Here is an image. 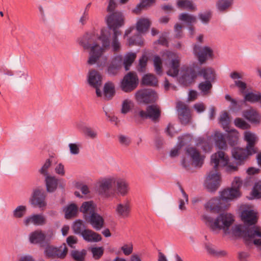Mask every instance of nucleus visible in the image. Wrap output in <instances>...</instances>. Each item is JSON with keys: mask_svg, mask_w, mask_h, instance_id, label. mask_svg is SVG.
<instances>
[{"mask_svg": "<svg viewBox=\"0 0 261 261\" xmlns=\"http://www.w3.org/2000/svg\"><path fill=\"white\" fill-rule=\"evenodd\" d=\"M199 74L202 75L206 81H208L213 82L214 81L216 77L215 70L211 67L201 69L199 71Z\"/></svg>", "mask_w": 261, "mask_h": 261, "instance_id": "nucleus-34", "label": "nucleus"}, {"mask_svg": "<svg viewBox=\"0 0 261 261\" xmlns=\"http://www.w3.org/2000/svg\"><path fill=\"white\" fill-rule=\"evenodd\" d=\"M88 82L90 85L96 89L97 96H102V92L99 89L101 85V76L99 72L95 70H91L88 76Z\"/></svg>", "mask_w": 261, "mask_h": 261, "instance_id": "nucleus-14", "label": "nucleus"}, {"mask_svg": "<svg viewBox=\"0 0 261 261\" xmlns=\"http://www.w3.org/2000/svg\"><path fill=\"white\" fill-rule=\"evenodd\" d=\"M232 154L236 160L242 161L251 154L250 153L247 148L246 149L239 147H235L233 148L232 150Z\"/></svg>", "mask_w": 261, "mask_h": 261, "instance_id": "nucleus-29", "label": "nucleus"}, {"mask_svg": "<svg viewBox=\"0 0 261 261\" xmlns=\"http://www.w3.org/2000/svg\"><path fill=\"white\" fill-rule=\"evenodd\" d=\"M51 165V161L50 159H47L45 161V163L43 165V166L41 167V168L40 169L39 172L40 173L46 177L47 176H49L48 174V169L49 168V167Z\"/></svg>", "mask_w": 261, "mask_h": 261, "instance_id": "nucleus-58", "label": "nucleus"}, {"mask_svg": "<svg viewBox=\"0 0 261 261\" xmlns=\"http://www.w3.org/2000/svg\"><path fill=\"white\" fill-rule=\"evenodd\" d=\"M45 219L43 216L40 214H34L27 217L23 220V223L28 226L32 223L35 225H42L45 223Z\"/></svg>", "mask_w": 261, "mask_h": 261, "instance_id": "nucleus-24", "label": "nucleus"}, {"mask_svg": "<svg viewBox=\"0 0 261 261\" xmlns=\"http://www.w3.org/2000/svg\"><path fill=\"white\" fill-rule=\"evenodd\" d=\"M242 219L247 224L252 225L257 222L256 213L253 210H246L242 212Z\"/></svg>", "mask_w": 261, "mask_h": 261, "instance_id": "nucleus-23", "label": "nucleus"}, {"mask_svg": "<svg viewBox=\"0 0 261 261\" xmlns=\"http://www.w3.org/2000/svg\"><path fill=\"white\" fill-rule=\"evenodd\" d=\"M133 107V102L130 100H124L122 105L121 113L126 114L128 113Z\"/></svg>", "mask_w": 261, "mask_h": 261, "instance_id": "nucleus-55", "label": "nucleus"}, {"mask_svg": "<svg viewBox=\"0 0 261 261\" xmlns=\"http://www.w3.org/2000/svg\"><path fill=\"white\" fill-rule=\"evenodd\" d=\"M147 61V58L145 56H143L139 60V64L138 67V70L140 72H143L145 70Z\"/></svg>", "mask_w": 261, "mask_h": 261, "instance_id": "nucleus-63", "label": "nucleus"}, {"mask_svg": "<svg viewBox=\"0 0 261 261\" xmlns=\"http://www.w3.org/2000/svg\"><path fill=\"white\" fill-rule=\"evenodd\" d=\"M212 82L205 81L199 84V89L203 95H207L210 93L212 88Z\"/></svg>", "mask_w": 261, "mask_h": 261, "instance_id": "nucleus-48", "label": "nucleus"}, {"mask_svg": "<svg viewBox=\"0 0 261 261\" xmlns=\"http://www.w3.org/2000/svg\"><path fill=\"white\" fill-rule=\"evenodd\" d=\"M27 207L25 205H19L13 211V217L15 219L22 218L26 214Z\"/></svg>", "mask_w": 261, "mask_h": 261, "instance_id": "nucleus-47", "label": "nucleus"}, {"mask_svg": "<svg viewBox=\"0 0 261 261\" xmlns=\"http://www.w3.org/2000/svg\"><path fill=\"white\" fill-rule=\"evenodd\" d=\"M221 201L218 198H212L204 204V208L207 212L218 213L223 208Z\"/></svg>", "mask_w": 261, "mask_h": 261, "instance_id": "nucleus-20", "label": "nucleus"}, {"mask_svg": "<svg viewBox=\"0 0 261 261\" xmlns=\"http://www.w3.org/2000/svg\"><path fill=\"white\" fill-rule=\"evenodd\" d=\"M196 77L195 70L189 67H184L180 71L179 83L184 86L191 84Z\"/></svg>", "mask_w": 261, "mask_h": 261, "instance_id": "nucleus-13", "label": "nucleus"}, {"mask_svg": "<svg viewBox=\"0 0 261 261\" xmlns=\"http://www.w3.org/2000/svg\"><path fill=\"white\" fill-rule=\"evenodd\" d=\"M55 247L53 246H48L44 250V255L47 258H55Z\"/></svg>", "mask_w": 261, "mask_h": 261, "instance_id": "nucleus-57", "label": "nucleus"}, {"mask_svg": "<svg viewBox=\"0 0 261 261\" xmlns=\"http://www.w3.org/2000/svg\"><path fill=\"white\" fill-rule=\"evenodd\" d=\"M142 83L146 86L154 87L158 85V81L153 74H147L143 76Z\"/></svg>", "mask_w": 261, "mask_h": 261, "instance_id": "nucleus-39", "label": "nucleus"}, {"mask_svg": "<svg viewBox=\"0 0 261 261\" xmlns=\"http://www.w3.org/2000/svg\"><path fill=\"white\" fill-rule=\"evenodd\" d=\"M128 43L129 45H141L143 43V41L142 39V37L140 33H138L134 37H131L129 39Z\"/></svg>", "mask_w": 261, "mask_h": 261, "instance_id": "nucleus-54", "label": "nucleus"}, {"mask_svg": "<svg viewBox=\"0 0 261 261\" xmlns=\"http://www.w3.org/2000/svg\"><path fill=\"white\" fill-rule=\"evenodd\" d=\"M115 93L114 85L112 83H107L104 86V98L106 100L111 99Z\"/></svg>", "mask_w": 261, "mask_h": 261, "instance_id": "nucleus-40", "label": "nucleus"}, {"mask_svg": "<svg viewBox=\"0 0 261 261\" xmlns=\"http://www.w3.org/2000/svg\"><path fill=\"white\" fill-rule=\"evenodd\" d=\"M109 36V34L106 31H101L99 39L102 43V47L97 44L91 47L88 61L89 64L93 65L96 63L98 67H103L106 65L107 58L103 55V53L105 49L110 46Z\"/></svg>", "mask_w": 261, "mask_h": 261, "instance_id": "nucleus-3", "label": "nucleus"}, {"mask_svg": "<svg viewBox=\"0 0 261 261\" xmlns=\"http://www.w3.org/2000/svg\"><path fill=\"white\" fill-rule=\"evenodd\" d=\"M219 121L223 128L225 130H228V129L229 128L228 125L230 120L228 116V114L227 112L224 111L221 113L220 116Z\"/></svg>", "mask_w": 261, "mask_h": 261, "instance_id": "nucleus-50", "label": "nucleus"}, {"mask_svg": "<svg viewBox=\"0 0 261 261\" xmlns=\"http://www.w3.org/2000/svg\"><path fill=\"white\" fill-rule=\"evenodd\" d=\"M179 19L187 23L189 25L196 22V17L188 13H181L179 15Z\"/></svg>", "mask_w": 261, "mask_h": 261, "instance_id": "nucleus-45", "label": "nucleus"}, {"mask_svg": "<svg viewBox=\"0 0 261 261\" xmlns=\"http://www.w3.org/2000/svg\"><path fill=\"white\" fill-rule=\"evenodd\" d=\"M154 2V0H142L141 2L138 4L133 10V12L136 14H139L142 10L150 6Z\"/></svg>", "mask_w": 261, "mask_h": 261, "instance_id": "nucleus-44", "label": "nucleus"}, {"mask_svg": "<svg viewBox=\"0 0 261 261\" xmlns=\"http://www.w3.org/2000/svg\"><path fill=\"white\" fill-rule=\"evenodd\" d=\"M244 99L251 103L258 102L261 99V93L259 92H248L245 94Z\"/></svg>", "mask_w": 261, "mask_h": 261, "instance_id": "nucleus-43", "label": "nucleus"}, {"mask_svg": "<svg viewBox=\"0 0 261 261\" xmlns=\"http://www.w3.org/2000/svg\"><path fill=\"white\" fill-rule=\"evenodd\" d=\"M179 118L184 124L188 123L190 121L191 115L189 109L187 106L182 102L179 101L176 106Z\"/></svg>", "mask_w": 261, "mask_h": 261, "instance_id": "nucleus-17", "label": "nucleus"}, {"mask_svg": "<svg viewBox=\"0 0 261 261\" xmlns=\"http://www.w3.org/2000/svg\"><path fill=\"white\" fill-rule=\"evenodd\" d=\"M136 97L138 102L148 103L156 101L158 94L152 89H144L138 91L136 94Z\"/></svg>", "mask_w": 261, "mask_h": 261, "instance_id": "nucleus-10", "label": "nucleus"}, {"mask_svg": "<svg viewBox=\"0 0 261 261\" xmlns=\"http://www.w3.org/2000/svg\"><path fill=\"white\" fill-rule=\"evenodd\" d=\"M83 133L87 139L94 140L97 138V131L93 127L85 126L83 127Z\"/></svg>", "mask_w": 261, "mask_h": 261, "instance_id": "nucleus-41", "label": "nucleus"}, {"mask_svg": "<svg viewBox=\"0 0 261 261\" xmlns=\"http://www.w3.org/2000/svg\"><path fill=\"white\" fill-rule=\"evenodd\" d=\"M113 192L114 196L116 194L121 196H126L129 192V188L128 184L124 179L116 178V182Z\"/></svg>", "mask_w": 261, "mask_h": 261, "instance_id": "nucleus-15", "label": "nucleus"}, {"mask_svg": "<svg viewBox=\"0 0 261 261\" xmlns=\"http://www.w3.org/2000/svg\"><path fill=\"white\" fill-rule=\"evenodd\" d=\"M77 207L74 203L64 207L63 211L65 213V218L66 219H70L75 217L77 215Z\"/></svg>", "mask_w": 261, "mask_h": 261, "instance_id": "nucleus-33", "label": "nucleus"}, {"mask_svg": "<svg viewBox=\"0 0 261 261\" xmlns=\"http://www.w3.org/2000/svg\"><path fill=\"white\" fill-rule=\"evenodd\" d=\"M205 249H206V251L209 254L215 256H224L227 254L226 252L224 250H216L213 247L212 245L210 244L205 245Z\"/></svg>", "mask_w": 261, "mask_h": 261, "instance_id": "nucleus-51", "label": "nucleus"}, {"mask_svg": "<svg viewBox=\"0 0 261 261\" xmlns=\"http://www.w3.org/2000/svg\"><path fill=\"white\" fill-rule=\"evenodd\" d=\"M45 198V191L42 189L37 188L33 190L30 202L32 205L43 209L46 206Z\"/></svg>", "mask_w": 261, "mask_h": 261, "instance_id": "nucleus-9", "label": "nucleus"}, {"mask_svg": "<svg viewBox=\"0 0 261 261\" xmlns=\"http://www.w3.org/2000/svg\"><path fill=\"white\" fill-rule=\"evenodd\" d=\"M118 139L119 143L124 146H128L131 142L130 138L124 135H120Z\"/></svg>", "mask_w": 261, "mask_h": 261, "instance_id": "nucleus-64", "label": "nucleus"}, {"mask_svg": "<svg viewBox=\"0 0 261 261\" xmlns=\"http://www.w3.org/2000/svg\"><path fill=\"white\" fill-rule=\"evenodd\" d=\"M232 3L233 0H218L216 6L218 11L225 12L230 8Z\"/></svg>", "mask_w": 261, "mask_h": 261, "instance_id": "nucleus-37", "label": "nucleus"}, {"mask_svg": "<svg viewBox=\"0 0 261 261\" xmlns=\"http://www.w3.org/2000/svg\"><path fill=\"white\" fill-rule=\"evenodd\" d=\"M242 185V181L238 177H235L232 183V187L224 190L221 193L222 200H232L240 197L241 193L240 188Z\"/></svg>", "mask_w": 261, "mask_h": 261, "instance_id": "nucleus-7", "label": "nucleus"}, {"mask_svg": "<svg viewBox=\"0 0 261 261\" xmlns=\"http://www.w3.org/2000/svg\"><path fill=\"white\" fill-rule=\"evenodd\" d=\"M234 124L237 127L242 129H247L250 127L249 124L240 118H237L234 120Z\"/></svg>", "mask_w": 261, "mask_h": 261, "instance_id": "nucleus-59", "label": "nucleus"}, {"mask_svg": "<svg viewBox=\"0 0 261 261\" xmlns=\"http://www.w3.org/2000/svg\"><path fill=\"white\" fill-rule=\"evenodd\" d=\"M212 136H208L206 138L198 139L197 143L198 147L201 148L205 152H209L213 146Z\"/></svg>", "mask_w": 261, "mask_h": 261, "instance_id": "nucleus-27", "label": "nucleus"}, {"mask_svg": "<svg viewBox=\"0 0 261 261\" xmlns=\"http://www.w3.org/2000/svg\"><path fill=\"white\" fill-rule=\"evenodd\" d=\"M83 238L91 242H97L101 240V237L99 234L89 229H83Z\"/></svg>", "mask_w": 261, "mask_h": 261, "instance_id": "nucleus-26", "label": "nucleus"}, {"mask_svg": "<svg viewBox=\"0 0 261 261\" xmlns=\"http://www.w3.org/2000/svg\"><path fill=\"white\" fill-rule=\"evenodd\" d=\"M191 139V136L190 135H186L178 138L179 143L176 147L172 149L170 151V156L171 157H175L178 154L179 150L180 148L187 144Z\"/></svg>", "mask_w": 261, "mask_h": 261, "instance_id": "nucleus-28", "label": "nucleus"}, {"mask_svg": "<svg viewBox=\"0 0 261 261\" xmlns=\"http://www.w3.org/2000/svg\"><path fill=\"white\" fill-rule=\"evenodd\" d=\"M107 22L109 27L113 30L114 36L112 46L114 51H118L120 49V43L117 37L120 35V32L116 30L118 27L123 24V18L121 13L116 12L108 16Z\"/></svg>", "mask_w": 261, "mask_h": 261, "instance_id": "nucleus-5", "label": "nucleus"}, {"mask_svg": "<svg viewBox=\"0 0 261 261\" xmlns=\"http://www.w3.org/2000/svg\"><path fill=\"white\" fill-rule=\"evenodd\" d=\"M151 24L150 21L146 18L139 19L136 24V28L140 33H143L147 31Z\"/></svg>", "mask_w": 261, "mask_h": 261, "instance_id": "nucleus-35", "label": "nucleus"}, {"mask_svg": "<svg viewBox=\"0 0 261 261\" xmlns=\"http://www.w3.org/2000/svg\"><path fill=\"white\" fill-rule=\"evenodd\" d=\"M225 131L228 133L226 137L228 143L231 146L234 145L236 144H237L239 139L238 132L236 129L230 128H228V130Z\"/></svg>", "mask_w": 261, "mask_h": 261, "instance_id": "nucleus-38", "label": "nucleus"}, {"mask_svg": "<svg viewBox=\"0 0 261 261\" xmlns=\"http://www.w3.org/2000/svg\"><path fill=\"white\" fill-rule=\"evenodd\" d=\"M153 64L156 73L158 74H161L163 72L162 61L160 57L155 56L154 58Z\"/></svg>", "mask_w": 261, "mask_h": 261, "instance_id": "nucleus-53", "label": "nucleus"}, {"mask_svg": "<svg viewBox=\"0 0 261 261\" xmlns=\"http://www.w3.org/2000/svg\"><path fill=\"white\" fill-rule=\"evenodd\" d=\"M113 66H115L120 69L123 64V57L121 56H116L112 61L111 63Z\"/></svg>", "mask_w": 261, "mask_h": 261, "instance_id": "nucleus-62", "label": "nucleus"}, {"mask_svg": "<svg viewBox=\"0 0 261 261\" xmlns=\"http://www.w3.org/2000/svg\"><path fill=\"white\" fill-rule=\"evenodd\" d=\"M187 154L190 157L192 164L196 167H201L203 163L204 156L194 147L187 148Z\"/></svg>", "mask_w": 261, "mask_h": 261, "instance_id": "nucleus-18", "label": "nucleus"}, {"mask_svg": "<svg viewBox=\"0 0 261 261\" xmlns=\"http://www.w3.org/2000/svg\"><path fill=\"white\" fill-rule=\"evenodd\" d=\"M97 212V207L93 200L83 202V214L84 219Z\"/></svg>", "mask_w": 261, "mask_h": 261, "instance_id": "nucleus-22", "label": "nucleus"}, {"mask_svg": "<svg viewBox=\"0 0 261 261\" xmlns=\"http://www.w3.org/2000/svg\"><path fill=\"white\" fill-rule=\"evenodd\" d=\"M162 57L170 61L167 74L172 77H176L178 74L180 66V57L179 55L166 50L163 53Z\"/></svg>", "mask_w": 261, "mask_h": 261, "instance_id": "nucleus-6", "label": "nucleus"}, {"mask_svg": "<svg viewBox=\"0 0 261 261\" xmlns=\"http://www.w3.org/2000/svg\"><path fill=\"white\" fill-rule=\"evenodd\" d=\"M91 252L93 257L96 259H99L103 253V249L102 247H94L91 249Z\"/></svg>", "mask_w": 261, "mask_h": 261, "instance_id": "nucleus-60", "label": "nucleus"}, {"mask_svg": "<svg viewBox=\"0 0 261 261\" xmlns=\"http://www.w3.org/2000/svg\"><path fill=\"white\" fill-rule=\"evenodd\" d=\"M85 220L96 230L101 229L104 226V219L97 212L87 217Z\"/></svg>", "mask_w": 261, "mask_h": 261, "instance_id": "nucleus-16", "label": "nucleus"}, {"mask_svg": "<svg viewBox=\"0 0 261 261\" xmlns=\"http://www.w3.org/2000/svg\"><path fill=\"white\" fill-rule=\"evenodd\" d=\"M252 196L255 198L261 197V181L255 184L252 191Z\"/></svg>", "mask_w": 261, "mask_h": 261, "instance_id": "nucleus-56", "label": "nucleus"}, {"mask_svg": "<svg viewBox=\"0 0 261 261\" xmlns=\"http://www.w3.org/2000/svg\"><path fill=\"white\" fill-rule=\"evenodd\" d=\"M244 75L243 72H238L237 71H233L230 74V77L234 80L235 85L239 88L240 91L241 93H244L247 88L246 84L240 80H236L237 79H241L243 78Z\"/></svg>", "mask_w": 261, "mask_h": 261, "instance_id": "nucleus-25", "label": "nucleus"}, {"mask_svg": "<svg viewBox=\"0 0 261 261\" xmlns=\"http://www.w3.org/2000/svg\"><path fill=\"white\" fill-rule=\"evenodd\" d=\"M45 184L47 191L53 192L57 188L58 180L54 176H47L45 177Z\"/></svg>", "mask_w": 261, "mask_h": 261, "instance_id": "nucleus-36", "label": "nucleus"}, {"mask_svg": "<svg viewBox=\"0 0 261 261\" xmlns=\"http://www.w3.org/2000/svg\"><path fill=\"white\" fill-rule=\"evenodd\" d=\"M45 236L41 230H36L31 232L29 240L33 244H42L44 242Z\"/></svg>", "mask_w": 261, "mask_h": 261, "instance_id": "nucleus-31", "label": "nucleus"}, {"mask_svg": "<svg viewBox=\"0 0 261 261\" xmlns=\"http://www.w3.org/2000/svg\"><path fill=\"white\" fill-rule=\"evenodd\" d=\"M94 195L91 187L89 185L83 184V200L92 198Z\"/></svg>", "mask_w": 261, "mask_h": 261, "instance_id": "nucleus-52", "label": "nucleus"}, {"mask_svg": "<svg viewBox=\"0 0 261 261\" xmlns=\"http://www.w3.org/2000/svg\"><path fill=\"white\" fill-rule=\"evenodd\" d=\"M244 138L247 142V148L251 154L255 153L257 152L255 145L258 141V138L256 135L250 132H245L244 133Z\"/></svg>", "mask_w": 261, "mask_h": 261, "instance_id": "nucleus-19", "label": "nucleus"}, {"mask_svg": "<svg viewBox=\"0 0 261 261\" xmlns=\"http://www.w3.org/2000/svg\"><path fill=\"white\" fill-rule=\"evenodd\" d=\"M213 140L215 142L216 145L221 149H226L227 144L224 136L221 133L217 132L215 133L214 137L212 136Z\"/></svg>", "mask_w": 261, "mask_h": 261, "instance_id": "nucleus-32", "label": "nucleus"}, {"mask_svg": "<svg viewBox=\"0 0 261 261\" xmlns=\"http://www.w3.org/2000/svg\"><path fill=\"white\" fill-rule=\"evenodd\" d=\"M55 250H57L55 252V258L63 259L68 252V248L65 243H63L59 248L55 247Z\"/></svg>", "mask_w": 261, "mask_h": 261, "instance_id": "nucleus-49", "label": "nucleus"}, {"mask_svg": "<svg viewBox=\"0 0 261 261\" xmlns=\"http://www.w3.org/2000/svg\"><path fill=\"white\" fill-rule=\"evenodd\" d=\"M202 220L213 231L223 230L225 234L232 233L235 236L242 237L247 244H253L261 251V229L258 227L254 226L245 227L241 225L232 227L234 217L227 213H222L216 218L204 214Z\"/></svg>", "mask_w": 261, "mask_h": 261, "instance_id": "nucleus-1", "label": "nucleus"}, {"mask_svg": "<svg viewBox=\"0 0 261 261\" xmlns=\"http://www.w3.org/2000/svg\"><path fill=\"white\" fill-rule=\"evenodd\" d=\"M137 75L133 73H127L123 78L121 84V87L123 91L128 92L135 89L137 86Z\"/></svg>", "mask_w": 261, "mask_h": 261, "instance_id": "nucleus-12", "label": "nucleus"}, {"mask_svg": "<svg viewBox=\"0 0 261 261\" xmlns=\"http://www.w3.org/2000/svg\"><path fill=\"white\" fill-rule=\"evenodd\" d=\"M228 159L222 151H218L211 156V164L213 169L208 173L205 181V185L210 191H215L220 186L221 176L218 171L221 167L226 166V170L228 172H233L237 170V167L228 165Z\"/></svg>", "mask_w": 261, "mask_h": 261, "instance_id": "nucleus-2", "label": "nucleus"}, {"mask_svg": "<svg viewBox=\"0 0 261 261\" xmlns=\"http://www.w3.org/2000/svg\"><path fill=\"white\" fill-rule=\"evenodd\" d=\"M72 228L75 233L82 234V220H76L73 224Z\"/></svg>", "mask_w": 261, "mask_h": 261, "instance_id": "nucleus-61", "label": "nucleus"}, {"mask_svg": "<svg viewBox=\"0 0 261 261\" xmlns=\"http://www.w3.org/2000/svg\"><path fill=\"white\" fill-rule=\"evenodd\" d=\"M177 6L178 8L182 9H187L191 11L196 10V7L192 2L188 0H178Z\"/></svg>", "mask_w": 261, "mask_h": 261, "instance_id": "nucleus-46", "label": "nucleus"}, {"mask_svg": "<svg viewBox=\"0 0 261 261\" xmlns=\"http://www.w3.org/2000/svg\"><path fill=\"white\" fill-rule=\"evenodd\" d=\"M243 115L246 119L252 123L259 122L260 119V115L256 111L252 109L244 111Z\"/></svg>", "mask_w": 261, "mask_h": 261, "instance_id": "nucleus-30", "label": "nucleus"}, {"mask_svg": "<svg viewBox=\"0 0 261 261\" xmlns=\"http://www.w3.org/2000/svg\"><path fill=\"white\" fill-rule=\"evenodd\" d=\"M136 58V54L134 53L127 54L123 58V64L126 70L129 69L130 66Z\"/></svg>", "mask_w": 261, "mask_h": 261, "instance_id": "nucleus-42", "label": "nucleus"}, {"mask_svg": "<svg viewBox=\"0 0 261 261\" xmlns=\"http://www.w3.org/2000/svg\"><path fill=\"white\" fill-rule=\"evenodd\" d=\"M193 53L197 57L201 64L204 63L209 59H213V50L208 46H201L198 44H194Z\"/></svg>", "mask_w": 261, "mask_h": 261, "instance_id": "nucleus-8", "label": "nucleus"}, {"mask_svg": "<svg viewBox=\"0 0 261 261\" xmlns=\"http://www.w3.org/2000/svg\"><path fill=\"white\" fill-rule=\"evenodd\" d=\"M116 182L114 176H106L99 178L95 184V191L97 194L105 198L114 196L113 187Z\"/></svg>", "mask_w": 261, "mask_h": 261, "instance_id": "nucleus-4", "label": "nucleus"}, {"mask_svg": "<svg viewBox=\"0 0 261 261\" xmlns=\"http://www.w3.org/2000/svg\"><path fill=\"white\" fill-rule=\"evenodd\" d=\"M139 116L142 119L149 118L152 121H158L160 115L161 111L160 108L156 105H151L147 107L146 111H140Z\"/></svg>", "mask_w": 261, "mask_h": 261, "instance_id": "nucleus-11", "label": "nucleus"}, {"mask_svg": "<svg viewBox=\"0 0 261 261\" xmlns=\"http://www.w3.org/2000/svg\"><path fill=\"white\" fill-rule=\"evenodd\" d=\"M117 214L122 217H128L130 212V204L128 200L124 201L122 203H118L115 209Z\"/></svg>", "mask_w": 261, "mask_h": 261, "instance_id": "nucleus-21", "label": "nucleus"}]
</instances>
